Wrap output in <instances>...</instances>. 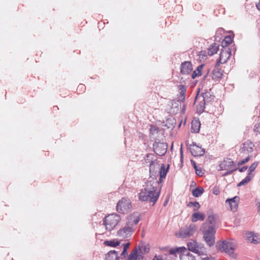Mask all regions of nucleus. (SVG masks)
<instances>
[{
	"mask_svg": "<svg viewBox=\"0 0 260 260\" xmlns=\"http://www.w3.org/2000/svg\"><path fill=\"white\" fill-rule=\"evenodd\" d=\"M154 182L149 181L146 183L144 188L139 193V198L143 202L149 201L153 203V206L157 201L159 196V191L156 192V186L153 185Z\"/></svg>",
	"mask_w": 260,
	"mask_h": 260,
	"instance_id": "obj_1",
	"label": "nucleus"
},
{
	"mask_svg": "<svg viewBox=\"0 0 260 260\" xmlns=\"http://www.w3.org/2000/svg\"><path fill=\"white\" fill-rule=\"evenodd\" d=\"M179 89L180 90V96L178 100H174L172 102V106L171 108V112L173 114H177L180 111L184 113L185 111V106L184 105L182 108L181 102H183L185 98L186 87L183 85L179 86Z\"/></svg>",
	"mask_w": 260,
	"mask_h": 260,
	"instance_id": "obj_2",
	"label": "nucleus"
},
{
	"mask_svg": "<svg viewBox=\"0 0 260 260\" xmlns=\"http://www.w3.org/2000/svg\"><path fill=\"white\" fill-rule=\"evenodd\" d=\"M201 231L203 234V238L206 244L211 247L215 244V235L216 230L212 225H209L207 222L203 223Z\"/></svg>",
	"mask_w": 260,
	"mask_h": 260,
	"instance_id": "obj_3",
	"label": "nucleus"
},
{
	"mask_svg": "<svg viewBox=\"0 0 260 260\" xmlns=\"http://www.w3.org/2000/svg\"><path fill=\"white\" fill-rule=\"evenodd\" d=\"M120 220V215L116 213L111 214L104 218L103 224L107 231H111L115 228Z\"/></svg>",
	"mask_w": 260,
	"mask_h": 260,
	"instance_id": "obj_4",
	"label": "nucleus"
},
{
	"mask_svg": "<svg viewBox=\"0 0 260 260\" xmlns=\"http://www.w3.org/2000/svg\"><path fill=\"white\" fill-rule=\"evenodd\" d=\"M217 249L220 252H224L232 257H235L234 253L235 247L233 243L226 240L217 242L216 244Z\"/></svg>",
	"mask_w": 260,
	"mask_h": 260,
	"instance_id": "obj_5",
	"label": "nucleus"
},
{
	"mask_svg": "<svg viewBox=\"0 0 260 260\" xmlns=\"http://www.w3.org/2000/svg\"><path fill=\"white\" fill-rule=\"evenodd\" d=\"M180 73L182 76L181 79L187 77V79H190L191 74L192 70V64L189 61H185L181 63L180 65Z\"/></svg>",
	"mask_w": 260,
	"mask_h": 260,
	"instance_id": "obj_6",
	"label": "nucleus"
},
{
	"mask_svg": "<svg viewBox=\"0 0 260 260\" xmlns=\"http://www.w3.org/2000/svg\"><path fill=\"white\" fill-rule=\"evenodd\" d=\"M131 208V202L127 198H122L117 204V211L120 213L124 214Z\"/></svg>",
	"mask_w": 260,
	"mask_h": 260,
	"instance_id": "obj_7",
	"label": "nucleus"
},
{
	"mask_svg": "<svg viewBox=\"0 0 260 260\" xmlns=\"http://www.w3.org/2000/svg\"><path fill=\"white\" fill-rule=\"evenodd\" d=\"M157 140H155L153 144V151L156 155L162 156L167 151L168 145L166 143L160 142Z\"/></svg>",
	"mask_w": 260,
	"mask_h": 260,
	"instance_id": "obj_8",
	"label": "nucleus"
},
{
	"mask_svg": "<svg viewBox=\"0 0 260 260\" xmlns=\"http://www.w3.org/2000/svg\"><path fill=\"white\" fill-rule=\"evenodd\" d=\"M133 228L129 226H125L117 231V236L124 239L130 237L133 233Z\"/></svg>",
	"mask_w": 260,
	"mask_h": 260,
	"instance_id": "obj_9",
	"label": "nucleus"
},
{
	"mask_svg": "<svg viewBox=\"0 0 260 260\" xmlns=\"http://www.w3.org/2000/svg\"><path fill=\"white\" fill-rule=\"evenodd\" d=\"M144 257L141 249L135 247L125 260H143Z\"/></svg>",
	"mask_w": 260,
	"mask_h": 260,
	"instance_id": "obj_10",
	"label": "nucleus"
},
{
	"mask_svg": "<svg viewBox=\"0 0 260 260\" xmlns=\"http://www.w3.org/2000/svg\"><path fill=\"white\" fill-rule=\"evenodd\" d=\"M187 251H190L200 255L203 254V251L201 247H199V244L195 241H192L188 242L187 244Z\"/></svg>",
	"mask_w": 260,
	"mask_h": 260,
	"instance_id": "obj_11",
	"label": "nucleus"
},
{
	"mask_svg": "<svg viewBox=\"0 0 260 260\" xmlns=\"http://www.w3.org/2000/svg\"><path fill=\"white\" fill-rule=\"evenodd\" d=\"M189 150L191 154L194 156H201L205 153V149L197 145L195 142H192L190 145Z\"/></svg>",
	"mask_w": 260,
	"mask_h": 260,
	"instance_id": "obj_12",
	"label": "nucleus"
},
{
	"mask_svg": "<svg viewBox=\"0 0 260 260\" xmlns=\"http://www.w3.org/2000/svg\"><path fill=\"white\" fill-rule=\"evenodd\" d=\"M197 230V226L195 224H191L186 226L181 233V236L185 238L190 236H192Z\"/></svg>",
	"mask_w": 260,
	"mask_h": 260,
	"instance_id": "obj_13",
	"label": "nucleus"
},
{
	"mask_svg": "<svg viewBox=\"0 0 260 260\" xmlns=\"http://www.w3.org/2000/svg\"><path fill=\"white\" fill-rule=\"evenodd\" d=\"M240 200V198L238 196H235L231 199H228L226 200V203H228L230 206L231 209L235 211L237 210L238 207V202Z\"/></svg>",
	"mask_w": 260,
	"mask_h": 260,
	"instance_id": "obj_14",
	"label": "nucleus"
},
{
	"mask_svg": "<svg viewBox=\"0 0 260 260\" xmlns=\"http://www.w3.org/2000/svg\"><path fill=\"white\" fill-rule=\"evenodd\" d=\"M201 94L202 100L206 104V106H208V104H211L213 102L214 96L211 95L209 92H207L206 90H204V92H202Z\"/></svg>",
	"mask_w": 260,
	"mask_h": 260,
	"instance_id": "obj_15",
	"label": "nucleus"
},
{
	"mask_svg": "<svg viewBox=\"0 0 260 260\" xmlns=\"http://www.w3.org/2000/svg\"><path fill=\"white\" fill-rule=\"evenodd\" d=\"M204 67V64H201L194 71H192L190 75V79H194L197 77L201 76L203 74V70Z\"/></svg>",
	"mask_w": 260,
	"mask_h": 260,
	"instance_id": "obj_16",
	"label": "nucleus"
},
{
	"mask_svg": "<svg viewBox=\"0 0 260 260\" xmlns=\"http://www.w3.org/2000/svg\"><path fill=\"white\" fill-rule=\"evenodd\" d=\"M234 165V161L230 159L224 160L219 165L218 170H226Z\"/></svg>",
	"mask_w": 260,
	"mask_h": 260,
	"instance_id": "obj_17",
	"label": "nucleus"
},
{
	"mask_svg": "<svg viewBox=\"0 0 260 260\" xmlns=\"http://www.w3.org/2000/svg\"><path fill=\"white\" fill-rule=\"evenodd\" d=\"M247 240L251 243L257 244L259 242L258 240L257 236L253 232H247L246 233Z\"/></svg>",
	"mask_w": 260,
	"mask_h": 260,
	"instance_id": "obj_18",
	"label": "nucleus"
},
{
	"mask_svg": "<svg viewBox=\"0 0 260 260\" xmlns=\"http://www.w3.org/2000/svg\"><path fill=\"white\" fill-rule=\"evenodd\" d=\"M201 123L199 120L193 119L191 123V132L198 133L200 131Z\"/></svg>",
	"mask_w": 260,
	"mask_h": 260,
	"instance_id": "obj_19",
	"label": "nucleus"
},
{
	"mask_svg": "<svg viewBox=\"0 0 260 260\" xmlns=\"http://www.w3.org/2000/svg\"><path fill=\"white\" fill-rule=\"evenodd\" d=\"M105 260H119L118 252L115 250H111L105 255Z\"/></svg>",
	"mask_w": 260,
	"mask_h": 260,
	"instance_id": "obj_20",
	"label": "nucleus"
},
{
	"mask_svg": "<svg viewBox=\"0 0 260 260\" xmlns=\"http://www.w3.org/2000/svg\"><path fill=\"white\" fill-rule=\"evenodd\" d=\"M157 160V157L153 153H148L146 155L145 158V161L146 163L149 164L152 163H156Z\"/></svg>",
	"mask_w": 260,
	"mask_h": 260,
	"instance_id": "obj_21",
	"label": "nucleus"
},
{
	"mask_svg": "<svg viewBox=\"0 0 260 260\" xmlns=\"http://www.w3.org/2000/svg\"><path fill=\"white\" fill-rule=\"evenodd\" d=\"M205 215L203 213L194 212L192 214L191 220L192 222H196L198 220L203 221L205 219Z\"/></svg>",
	"mask_w": 260,
	"mask_h": 260,
	"instance_id": "obj_22",
	"label": "nucleus"
},
{
	"mask_svg": "<svg viewBox=\"0 0 260 260\" xmlns=\"http://www.w3.org/2000/svg\"><path fill=\"white\" fill-rule=\"evenodd\" d=\"M218 216H217V214H213L212 215H209L207 218V223L209 225H212L214 227L218 220Z\"/></svg>",
	"mask_w": 260,
	"mask_h": 260,
	"instance_id": "obj_23",
	"label": "nucleus"
},
{
	"mask_svg": "<svg viewBox=\"0 0 260 260\" xmlns=\"http://www.w3.org/2000/svg\"><path fill=\"white\" fill-rule=\"evenodd\" d=\"M253 147L254 145L251 142L247 141L243 143L242 149L243 151H247L248 152H251L253 150Z\"/></svg>",
	"mask_w": 260,
	"mask_h": 260,
	"instance_id": "obj_24",
	"label": "nucleus"
},
{
	"mask_svg": "<svg viewBox=\"0 0 260 260\" xmlns=\"http://www.w3.org/2000/svg\"><path fill=\"white\" fill-rule=\"evenodd\" d=\"M231 55V51L229 50H222L220 55V57L219 60L217 61V64L219 63V62L223 63L226 62V60L224 59L223 60L222 58L224 56L225 57L228 56L227 58H229Z\"/></svg>",
	"mask_w": 260,
	"mask_h": 260,
	"instance_id": "obj_25",
	"label": "nucleus"
},
{
	"mask_svg": "<svg viewBox=\"0 0 260 260\" xmlns=\"http://www.w3.org/2000/svg\"><path fill=\"white\" fill-rule=\"evenodd\" d=\"M224 76L225 75L221 71L215 70L212 72V78L214 80L222 79Z\"/></svg>",
	"mask_w": 260,
	"mask_h": 260,
	"instance_id": "obj_26",
	"label": "nucleus"
},
{
	"mask_svg": "<svg viewBox=\"0 0 260 260\" xmlns=\"http://www.w3.org/2000/svg\"><path fill=\"white\" fill-rule=\"evenodd\" d=\"M104 244L105 245L107 246H110L112 247H115L120 244V242L116 240L113 239L111 240H107L104 241Z\"/></svg>",
	"mask_w": 260,
	"mask_h": 260,
	"instance_id": "obj_27",
	"label": "nucleus"
},
{
	"mask_svg": "<svg viewBox=\"0 0 260 260\" xmlns=\"http://www.w3.org/2000/svg\"><path fill=\"white\" fill-rule=\"evenodd\" d=\"M180 260H197L195 256L190 252L182 253V255H180Z\"/></svg>",
	"mask_w": 260,
	"mask_h": 260,
	"instance_id": "obj_28",
	"label": "nucleus"
},
{
	"mask_svg": "<svg viewBox=\"0 0 260 260\" xmlns=\"http://www.w3.org/2000/svg\"><path fill=\"white\" fill-rule=\"evenodd\" d=\"M219 45L216 43L212 44L209 48L208 53L210 55H213L216 53L218 50Z\"/></svg>",
	"mask_w": 260,
	"mask_h": 260,
	"instance_id": "obj_29",
	"label": "nucleus"
},
{
	"mask_svg": "<svg viewBox=\"0 0 260 260\" xmlns=\"http://www.w3.org/2000/svg\"><path fill=\"white\" fill-rule=\"evenodd\" d=\"M204 189L203 188H196L192 191V196L194 197H199L203 193Z\"/></svg>",
	"mask_w": 260,
	"mask_h": 260,
	"instance_id": "obj_30",
	"label": "nucleus"
},
{
	"mask_svg": "<svg viewBox=\"0 0 260 260\" xmlns=\"http://www.w3.org/2000/svg\"><path fill=\"white\" fill-rule=\"evenodd\" d=\"M206 104L202 100L200 103L197 106V110L198 113H202L205 112V109L206 108Z\"/></svg>",
	"mask_w": 260,
	"mask_h": 260,
	"instance_id": "obj_31",
	"label": "nucleus"
},
{
	"mask_svg": "<svg viewBox=\"0 0 260 260\" xmlns=\"http://www.w3.org/2000/svg\"><path fill=\"white\" fill-rule=\"evenodd\" d=\"M169 167V165H168L167 168L166 169L165 165L164 164L161 165L160 169V172H159L161 178H166L167 173L168 171Z\"/></svg>",
	"mask_w": 260,
	"mask_h": 260,
	"instance_id": "obj_32",
	"label": "nucleus"
},
{
	"mask_svg": "<svg viewBox=\"0 0 260 260\" xmlns=\"http://www.w3.org/2000/svg\"><path fill=\"white\" fill-rule=\"evenodd\" d=\"M258 164H259L258 161H254L251 165V166L249 167V170L248 171V174L249 175H250L252 177L254 176V174H253L252 173V172L255 170L256 168L257 167Z\"/></svg>",
	"mask_w": 260,
	"mask_h": 260,
	"instance_id": "obj_33",
	"label": "nucleus"
},
{
	"mask_svg": "<svg viewBox=\"0 0 260 260\" xmlns=\"http://www.w3.org/2000/svg\"><path fill=\"white\" fill-rule=\"evenodd\" d=\"M159 132V128L154 125H151L149 128V134L150 136H154L155 134Z\"/></svg>",
	"mask_w": 260,
	"mask_h": 260,
	"instance_id": "obj_34",
	"label": "nucleus"
},
{
	"mask_svg": "<svg viewBox=\"0 0 260 260\" xmlns=\"http://www.w3.org/2000/svg\"><path fill=\"white\" fill-rule=\"evenodd\" d=\"M129 243H127L123 244V250L121 253V256L122 258H125L126 256L127 255V250L129 248Z\"/></svg>",
	"mask_w": 260,
	"mask_h": 260,
	"instance_id": "obj_35",
	"label": "nucleus"
},
{
	"mask_svg": "<svg viewBox=\"0 0 260 260\" xmlns=\"http://www.w3.org/2000/svg\"><path fill=\"white\" fill-rule=\"evenodd\" d=\"M187 206L188 207H190L191 206L194 207V208L193 209L194 212L197 211L201 207L199 203L198 202H189L187 204Z\"/></svg>",
	"mask_w": 260,
	"mask_h": 260,
	"instance_id": "obj_36",
	"label": "nucleus"
},
{
	"mask_svg": "<svg viewBox=\"0 0 260 260\" xmlns=\"http://www.w3.org/2000/svg\"><path fill=\"white\" fill-rule=\"evenodd\" d=\"M252 177L251 176L247 174V176L238 184L237 186H241L247 184Z\"/></svg>",
	"mask_w": 260,
	"mask_h": 260,
	"instance_id": "obj_37",
	"label": "nucleus"
},
{
	"mask_svg": "<svg viewBox=\"0 0 260 260\" xmlns=\"http://www.w3.org/2000/svg\"><path fill=\"white\" fill-rule=\"evenodd\" d=\"M155 164L156 163H152L149 164V173L151 177H155V174L156 173L155 170Z\"/></svg>",
	"mask_w": 260,
	"mask_h": 260,
	"instance_id": "obj_38",
	"label": "nucleus"
},
{
	"mask_svg": "<svg viewBox=\"0 0 260 260\" xmlns=\"http://www.w3.org/2000/svg\"><path fill=\"white\" fill-rule=\"evenodd\" d=\"M232 42V39L230 36H226L222 42V46H228Z\"/></svg>",
	"mask_w": 260,
	"mask_h": 260,
	"instance_id": "obj_39",
	"label": "nucleus"
},
{
	"mask_svg": "<svg viewBox=\"0 0 260 260\" xmlns=\"http://www.w3.org/2000/svg\"><path fill=\"white\" fill-rule=\"evenodd\" d=\"M86 89L85 85L83 84L80 83L78 85L77 88V91L79 93H81L83 92H84Z\"/></svg>",
	"mask_w": 260,
	"mask_h": 260,
	"instance_id": "obj_40",
	"label": "nucleus"
},
{
	"mask_svg": "<svg viewBox=\"0 0 260 260\" xmlns=\"http://www.w3.org/2000/svg\"><path fill=\"white\" fill-rule=\"evenodd\" d=\"M177 249L178 250V253H180V255H182V253H187V252H189L185 247H178Z\"/></svg>",
	"mask_w": 260,
	"mask_h": 260,
	"instance_id": "obj_41",
	"label": "nucleus"
},
{
	"mask_svg": "<svg viewBox=\"0 0 260 260\" xmlns=\"http://www.w3.org/2000/svg\"><path fill=\"white\" fill-rule=\"evenodd\" d=\"M250 157H251V156L248 155L245 159H243L239 161L237 164L238 166H241V165L247 162L250 160Z\"/></svg>",
	"mask_w": 260,
	"mask_h": 260,
	"instance_id": "obj_42",
	"label": "nucleus"
},
{
	"mask_svg": "<svg viewBox=\"0 0 260 260\" xmlns=\"http://www.w3.org/2000/svg\"><path fill=\"white\" fill-rule=\"evenodd\" d=\"M193 166L194 169H195L196 174L200 176H202L203 174L202 170L200 169V172H198V169L197 167V165L196 164V162L194 161H193Z\"/></svg>",
	"mask_w": 260,
	"mask_h": 260,
	"instance_id": "obj_43",
	"label": "nucleus"
},
{
	"mask_svg": "<svg viewBox=\"0 0 260 260\" xmlns=\"http://www.w3.org/2000/svg\"><path fill=\"white\" fill-rule=\"evenodd\" d=\"M254 131L256 133L260 134V123H256L254 125Z\"/></svg>",
	"mask_w": 260,
	"mask_h": 260,
	"instance_id": "obj_44",
	"label": "nucleus"
},
{
	"mask_svg": "<svg viewBox=\"0 0 260 260\" xmlns=\"http://www.w3.org/2000/svg\"><path fill=\"white\" fill-rule=\"evenodd\" d=\"M237 170V168H234V169H233L232 170H226L227 171L224 173L222 176H227V175H230L232 173H233L234 171H236Z\"/></svg>",
	"mask_w": 260,
	"mask_h": 260,
	"instance_id": "obj_45",
	"label": "nucleus"
},
{
	"mask_svg": "<svg viewBox=\"0 0 260 260\" xmlns=\"http://www.w3.org/2000/svg\"><path fill=\"white\" fill-rule=\"evenodd\" d=\"M220 190L219 187L217 186H214L213 188V193L215 195H218L220 193Z\"/></svg>",
	"mask_w": 260,
	"mask_h": 260,
	"instance_id": "obj_46",
	"label": "nucleus"
},
{
	"mask_svg": "<svg viewBox=\"0 0 260 260\" xmlns=\"http://www.w3.org/2000/svg\"><path fill=\"white\" fill-rule=\"evenodd\" d=\"M256 205L257 206V212L260 214V199H257L255 200Z\"/></svg>",
	"mask_w": 260,
	"mask_h": 260,
	"instance_id": "obj_47",
	"label": "nucleus"
},
{
	"mask_svg": "<svg viewBox=\"0 0 260 260\" xmlns=\"http://www.w3.org/2000/svg\"><path fill=\"white\" fill-rule=\"evenodd\" d=\"M178 253V250L176 248H172L169 250V253L172 255H175Z\"/></svg>",
	"mask_w": 260,
	"mask_h": 260,
	"instance_id": "obj_48",
	"label": "nucleus"
},
{
	"mask_svg": "<svg viewBox=\"0 0 260 260\" xmlns=\"http://www.w3.org/2000/svg\"><path fill=\"white\" fill-rule=\"evenodd\" d=\"M139 221V217H135L134 218V219L133 220V223L134 224H137Z\"/></svg>",
	"mask_w": 260,
	"mask_h": 260,
	"instance_id": "obj_49",
	"label": "nucleus"
},
{
	"mask_svg": "<svg viewBox=\"0 0 260 260\" xmlns=\"http://www.w3.org/2000/svg\"><path fill=\"white\" fill-rule=\"evenodd\" d=\"M248 167L246 166H243L241 168H239V171L240 172H243L247 169Z\"/></svg>",
	"mask_w": 260,
	"mask_h": 260,
	"instance_id": "obj_50",
	"label": "nucleus"
},
{
	"mask_svg": "<svg viewBox=\"0 0 260 260\" xmlns=\"http://www.w3.org/2000/svg\"><path fill=\"white\" fill-rule=\"evenodd\" d=\"M152 260H164L160 255H155Z\"/></svg>",
	"mask_w": 260,
	"mask_h": 260,
	"instance_id": "obj_51",
	"label": "nucleus"
},
{
	"mask_svg": "<svg viewBox=\"0 0 260 260\" xmlns=\"http://www.w3.org/2000/svg\"><path fill=\"white\" fill-rule=\"evenodd\" d=\"M143 251L145 253H148L149 251V248L147 246H145L143 247Z\"/></svg>",
	"mask_w": 260,
	"mask_h": 260,
	"instance_id": "obj_52",
	"label": "nucleus"
},
{
	"mask_svg": "<svg viewBox=\"0 0 260 260\" xmlns=\"http://www.w3.org/2000/svg\"><path fill=\"white\" fill-rule=\"evenodd\" d=\"M207 77H208V73H207L204 75L203 80H209V79H207Z\"/></svg>",
	"mask_w": 260,
	"mask_h": 260,
	"instance_id": "obj_53",
	"label": "nucleus"
},
{
	"mask_svg": "<svg viewBox=\"0 0 260 260\" xmlns=\"http://www.w3.org/2000/svg\"><path fill=\"white\" fill-rule=\"evenodd\" d=\"M168 202V200H166L164 202V203H163V206H166L167 205Z\"/></svg>",
	"mask_w": 260,
	"mask_h": 260,
	"instance_id": "obj_54",
	"label": "nucleus"
},
{
	"mask_svg": "<svg viewBox=\"0 0 260 260\" xmlns=\"http://www.w3.org/2000/svg\"><path fill=\"white\" fill-rule=\"evenodd\" d=\"M257 8L260 10V3L256 5Z\"/></svg>",
	"mask_w": 260,
	"mask_h": 260,
	"instance_id": "obj_55",
	"label": "nucleus"
},
{
	"mask_svg": "<svg viewBox=\"0 0 260 260\" xmlns=\"http://www.w3.org/2000/svg\"><path fill=\"white\" fill-rule=\"evenodd\" d=\"M164 178H161L160 176L159 177V181H158V183L161 182L162 181Z\"/></svg>",
	"mask_w": 260,
	"mask_h": 260,
	"instance_id": "obj_56",
	"label": "nucleus"
},
{
	"mask_svg": "<svg viewBox=\"0 0 260 260\" xmlns=\"http://www.w3.org/2000/svg\"><path fill=\"white\" fill-rule=\"evenodd\" d=\"M180 153H181V157H182V155H183V151H182V148H181L180 149Z\"/></svg>",
	"mask_w": 260,
	"mask_h": 260,
	"instance_id": "obj_57",
	"label": "nucleus"
},
{
	"mask_svg": "<svg viewBox=\"0 0 260 260\" xmlns=\"http://www.w3.org/2000/svg\"><path fill=\"white\" fill-rule=\"evenodd\" d=\"M201 89L203 90V88H201V87H199L198 90V92H199Z\"/></svg>",
	"mask_w": 260,
	"mask_h": 260,
	"instance_id": "obj_58",
	"label": "nucleus"
},
{
	"mask_svg": "<svg viewBox=\"0 0 260 260\" xmlns=\"http://www.w3.org/2000/svg\"><path fill=\"white\" fill-rule=\"evenodd\" d=\"M172 127H175V126H174V125H173V122L172 123Z\"/></svg>",
	"mask_w": 260,
	"mask_h": 260,
	"instance_id": "obj_59",
	"label": "nucleus"
}]
</instances>
